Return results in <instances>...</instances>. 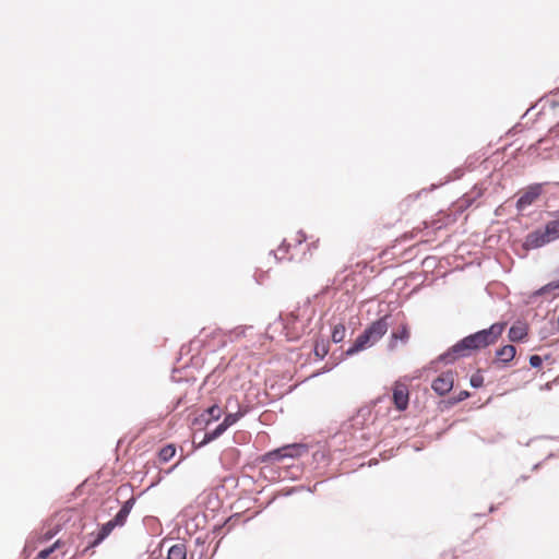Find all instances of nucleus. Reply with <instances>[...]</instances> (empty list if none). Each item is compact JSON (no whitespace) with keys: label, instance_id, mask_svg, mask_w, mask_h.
Listing matches in <instances>:
<instances>
[{"label":"nucleus","instance_id":"obj_1","mask_svg":"<svg viewBox=\"0 0 559 559\" xmlns=\"http://www.w3.org/2000/svg\"><path fill=\"white\" fill-rule=\"evenodd\" d=\"M504 328L506 323H493L488 329L464 337L443 356V359L447 362H451L459 357L469 356L474 350L495 344L501 336Z\"/></svg>","mask_w":559,"mask_h":559},{"label":"nucleus","instance_id":"obj_2","mask_svg":"<svg viewBox=\"0 0 559 559\" xmlns=\"http://www.w3.org/2000/svg\"><path fill=\"white\" fill-rule=\"evenodd\" d=\"M312 313L313 311L310 306L305 305L282 318L285 335L288 341L299 340L307 333Z\"/></svg>","mask_w":559,"mask_h":559},{"label":"nucleus","instance_id":"obj_3","mask_svg":"<svg viewBox=\"0 0 559 559\" xmlns=\"http://www.w3.org/2000/svg\"><path fill=\"white\" fill-rule=\"evenodd\" d=\"M389 318L390 316H384L369 324L346 350V355L352 356L378 343L388 332Z\"/></svg>","mask_w":559,"mask_h":559},{"label":"nucleus","instance_id":"obj_4","mask_svg":"<svg viewBox=\"0 0 559 559\" xmlns=\"http://www.w3.org/2000/svg\"><path fill=\"white\" fill-rule=\"evenodd\" d=\"M305 452L307 448L304 444H289L266 453L265 460L276 462L285 457H298Z\"/></svg>","mask_w":559,"mask_h":559},{"label":"nucleus","instance_id":"obj_5","mask_svg":"<svg viewBox=\"0 0 559 559\" xmlns=\"http://www.w3.org/2000/svg\"><path fill=\"white\" fill-rule=\"evenodd\" d=\"M392 400L396 409L405 411L409 402L408 385L401 381L394 382L392 388Z\"/></svg>","mask_w":559,"mask_h":559},{"label":"nucleus","instance_id":"obj_6","mask_svg":"<svg viewBox=\"0 0 559 559\" xmlns=\"http://www.w3.org/2000/svg\"><path fill=\"white\" fill-rule=\"evenodd\" d=\"M454 376L451 371H448L438 376L432 381L431 388L437 394L442 396L452 390Z\"/></svg>","mask_w":559,"mask_h":559},{"label":"nucleus","instance_id":"obj_7","mask_svg":"<svg viewBox=\"0 0 559 559\" xmlns=\"http://www.w3.org/2000/svg\"><path fill=\"white\" fill-rule=\"evenodd\" d=\"M411 332L409 328L406 323H401L396 329H394L390 335V340L388 343V347L391 350H394L397 347V342L401 341L403 344H406L409 340Z\"/></svg>","mask_w":559,"mask_h":559},{"label":"nucleus","instance_id":"obj_8","mask_svg":"<svg viewBox=\"0 0 559 559\" xmlns=\"http://www.w3.org/2000/svg\"><path fill=\"white\" fill-rule=\"evenodd\" d=\"M539 195H540V187L539 186L530 187L518 199V202H516L518 210L522 211L525 207L530 206L537 200V198Z\"/></svg>","mask_w":559,"mask_h":559},{"label":"nucleus","instance_id":"obj_9","mask_svg":"<svg viewBox=\"0 0 559 559\" xmlns=\"http://www.w3.org/2000/svg\"><path fill=\"white\" fill-rule=\"evenodd\" d=\"M550 242L548 237H546L545 229H538L535 231L530 233L524 241V247L526 249H536L539 247H543L544 245Z\"/></svg>","mask_w":559,"mask_h":559},{"label":"nucleus","instance_id":"obj_10","mask_svg":"<svg viewBox=\"0 0 559 559\" xmlns=\"http://www.w3.org/2000/svg\"><path fill=\"white\" fill-rule=\"evenodd\" d=\"M516 349L513 345H504L496 352L493 364L507 365L515 357Z\"/></svg>","mask_w":559,"mask_h":559},{"label":"nucleus","instance_id":"obj_11","mask_svg":"<svg viewBox=\"0 0 559 559\" xmlns=\"http://www.w3.org/2000/svg\"><path fill=\"white\" fill-rule=\"evenodd\" d=\"M134 498H130L129 500H127L123 506L121 507V509L119 510V512L115 515V518L112 519V522L116 524L117 527H121L126 524L127 522V519L134 506Z\"/></svg>","mask_w":559,"mask_h":559},{"label":"nucleus","instance_id":"obj_12","mask_svg":"<svg viewBox=\"0 0 559 559\" xmlns=\"http://www.w3.org/2000/svg\"><path fill=\"white\" fill-rule=\"evenodd\" d=\"M116 527H117V526H116V524L112 522V520H110V521H108L107 523L103 524V525L99 527V530H98V532H97V534H96V536H95L94 540L90 544V546L86 548V550H87L88 548H93V547L98 546V545H99V544H100L105 538H107V537L111 534V532H112Z\"/></svg>","mask_w":559,"mask_h":559},{"label":"nucleus","instance_id":"obj_13","mask_svg":"<svg viewBox=\"0 0 559 559\" xmlns=\"http://www.w3.org/2000/svg\"><path fill=\"white\" fill-rule=\"evenodd\" d=\"M527 335V328L524 324H514L509 330V340L511 342L522 341Z\"/></svg>","mask_w":559,"mask_h":559},{"label":"nucleus","instance_id":"obj_14","mask_svg":"<svg viewBox=\"0 0 559 559\" xmlns=\"http://www.w3.org/2000/svg\"><path fill=\"white\" fill-rule=\"evenodd\" d=\"M167 559H187V547L182 543L173 545L167 555Z\"/></svg>","mask_w":559,"mask_h":559},{"label":"nucleus","instance_id":"obj_15","mask_svg":"<svg viewBox=\"0 0 559 559\" xmlns=\"http://www.w3.org/2000/svg\"><path fill=\"white\" fill-rule=\"evenodd\" d=\"M546 237H548L549 241H552L559 238V218L556 221L549 222L545 226Z\"/></svg>","mask_w":559,"mask_h":559},{"label":"nucleus","instance_id":"obj_16","mask_svg":"<svg viewBox=\"0 0 559 559\" xmlns=\"http://www.w3.org/2000/svg\"><path fill=\"white\" fill-rule=\"evenodd\" d=\"M176 454V447L174 444H167L163 447L158 452V459L160 462L166 463L170 461Z\"/></svg>","mask_w":559,"mask_h":559},{"label":"nucleus","instance_id":"obj_17","mask_svg":"<svg viewBox=\"0 0 559 559\" xmlns=\"http://www.w3.org/2000/svg\"><path fill=\"white\" fill-rule=\"evenodd\" d=\"M345 334H346L345 325L342 323H338V324L334 325V328H333L332 335H331L332 341L334 343H340L345 338Z\"/></svg>","mask_w":559,"mask_h":559},{"label":"nucleus","instance_id":"obj_18","mask_svg":"<svg viewBox=\"0 0 559 559\" xmlns=\"http://www.w3.org/2000/svg\"><path fill=\"white\" fill-rule=\"evenodd\" d=\"M226 427L224 426L223 423H221L213 431L211 432H206L205 433V437H204V440H203V444L204 443H207L210 441H213L215 440L216 438H218L222 433H224L226 431Z\"/></svg>","mask_w":559,"mask_h":559},{"label":"nucleus","instance_id":"obj_19","mask_svg":"<svg viewBox=\"0 0 559 559\" xmlns=\"http://www.w3.org/2000/svg\"><path fill=\"white\" fill-rule=\"evenodd\" d=\"M61 545V542L56 540L50 547L43 549L38 552L37 559H47L56 549H58Z\"/></svg>","mask_w":559,"mask_h":559},{"label":"nucleus","instance_id":"obj_20","mask_svg":"<svg viewBox=\"0 0 559 559\" xmlns=\"http://www.w3.org/2000/svg\"><path fill=\"white\" fill-rule=\"evenodd\" d=\"M555 290H558V293H556V294L554 295V297H556V296H558V295H559V281H555V282H551V283L547 284L546 286H544V287L539 290V293H540L542 295H544V294H547V293H550V292H555Z\"/></svg>","mask_w":559,"mask_h":559},{"label":"nucleus","instance_id":"obj_21","mask_svg":"<svg viewBox=\"0 0 559 559\" xmlns=\"http://www.w3.org/2000/svg\"><path fill=\"white\" fill-rule=\"evenodd\" d=\"M240 417H241L240 413L228 414L225 416V418L222 423L224 424V426L226 428H228V427L233 426L234 424H236Z\"/></svg>","mask_w":559,"mask_h":559},{"label":"nucleus","instance_id":"obj_22","mask_svg":"<svg viewBox=\"0 0 559 559\" xmlns=\"http://www.w3.org/2000/svg\"><path fill=\"white\" fill-rule=\"evenodd\" d=\"M207 415L211 419L217 420L222 416V409L218 405H213L206 409Z\"/></svg>","mask_w":559,"mask_h":559},{"label":"nucleus","instance_id":"obj_23","mask_svg":"<svg viewBox=\"0 0 559 559\" xmlns=\"http://www.w3.org/2000/svg\"><path fill=\"white\" fill-rule=\"evenodd\" d=\"M543 364V359L540 356L538 355H532L530 357V365L533 367V368H539Z\"/></svg>","mask_w":559,"mask_h":559},{"label":"nucleus","instance_id":"obj_24","mask_svg":"<svg viewBox=\"0 0 559 559\" xmlns=\"http://www.w3.org/2000/svg\"><path fill=\"white\" fill-rule=\"evenodd\" d=\"M483 377L480 374H473L471 378V384L474 388H480L483 385Z\"/></svg>","mask_w":559,"mask_h":559},{"label":"nucleus","instance_id":"obj_25","mask_svg":"<svg viewBox=\"0 0 559 559\" xmlns=\"http://www.w3.org/2000/svg\"><path fill=\"white\" fill-rule=\"evenodd\" d=\"M314 353L317 356H320L321 358H323L326 355L328 349L324 344H322V345L317 344L314 347Z\"/></svg>","mask_w":559,"mask_h":559},{"label":"nucleus","instance_id":"obj_26","mask_svg":"<svg viewBox=\"0 0 559 559\" xmlns=\"http://www.w3.org/2000/svg\"><path fill=\"white\" fill-rule=\"evenodd\" d=\"M293 240L295 241V243L301 245L306 240V236L304 235V233L299 231L296 234Z\"/></svg>","mask_w":559,"mask_h":559},{"label":"nucleus","instance_id":"obj_27","mask_svg":"<svg viewBox=\"0 0 559 559\" xmlns=\"http://www.w3.org/2000/svg\"><path fill=\"white\" fill-rule=\"evenodd\" d=\"M469 396V393L467 391H461L457 395V397L454 400V403L461 402L466 400Z\"/></svg>","mask_w":559,"mask_h":559},{"label":"nucleus","instance_id":"obj_28","mask_svg":"<svg viewBox=\"0 0 559 559\" xmlns=\"http://www.w3.org/2000/svg\"><path fill=\"white\" fill-rule=\"evenodd\" d=\"M283 248H289L290 247V243L289 242H286L284 241L283 245H282Z\"/></svg>","mask_w":559,"mask_h":559},{"label":"nucleus","instance_id":"obj_29","mask_svg":"<svg viewBox=\"0 0 559 559\" xmlns=\"http://www.w3.org/2000/svg\"><path fill=\"white\" fill-rule=\"evenodd\" d=\"M51 537H52V535H51V534H47V535H46V537H45V539H49V538H51Z\"/></svg>","mask_w":559,"mask_h":559}]
</instances>
